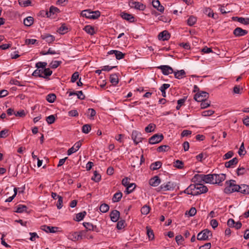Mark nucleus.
<instances>
[{
  "mask_svg": "<svg viewBox=\"0 0 249 249\" xmlns=\"http://www.w3.org/2000/svg\"><path fill=\"white\" fill-rule=\"evenodd\" d=\"M42 230L47 232L55 233L56 232L58 228L56 227L48 226L47 225H43L41 228Z\"/></svg>",
  "mask_w": 249,
  "mask_h": 249,
  "instance_id": "19",
  "label": "nucleus"
},
{
  "mask_svg": "<svg viewBox=\"0 0 249 249\" xmlns=\"http://www.w3.org/2000/svg\"><path fill=\"white\" fill-rule=\"evenodd\" d=\"M56 98V95L54 94L51 93L47 95L46 99L48 102L52 103L54 102Z\"/></svg>",
  "mask_w": 249,
  "mask_h": 249,
  "instance_id": "44",
  "label": "nucleus"
},
{
  "mask_svg": "<svg viewBox=\"0 0 249 249\" xmlns=\"http://www.w3.org/2000/svg\"><path fill=\"white\" fill-rule=\"evenodd\" d=\"M204 13L208 17H211L214 19L216 18L215 17L216 15L213 12V11L210 8H206L204 10Z\"/></svg>",
  "mask_w": 249,
  "mask_h": 249,
  "instance_id": "35",
  "label": "nucleus"
},
{
  "mask_svg": "<svg viewBox=\"0 0 249 249\" xmlns=\"http://www.w3.org/2000/svg\"><path fill=\"white\" fill-rule=\"evenodd\" d=\"M129 5L131 8H134L140 10H143L145 8V6L139 2L132 1L129 2Z\"/></svg>",
  "mask_w": 249,
  "mask_h": 249,
  "instance_id": "13",
  "label": "nucleus"
},
{
  "mask_svg": "<svg viewBox=\"0 0 249 249\" xmlns=\"http://www.w3.org/2000/svg\"><path fill=\"white\" fill-rule=\"evenodd\" d=\"M14 115L16 117H23L25 116V113L24 110H20L18 111H15Z\"/></svg>",
  "mask_w": 249,
  "mask_h": 249,
  "instance_id": "62",
  "label": "nucleus"
},
{
  "mask_svg": "<svg viewBox=\"0 0 249 249\" xmlns=\"http://www.w3.org/2000/svg\"><path fill=\"white\" fill-rule=\"evenodd\" d=\"M215 184H219L226 179V175L224 174H214Z\"/></svg>",
  "mask_w": 249,
  "mask_h": 249,
  "instance_id": "16",
  "label": "nucleus"
},
{
  "mask_svg": "<svg viewBox=\"0 0 249 249\" xmlns=\"http://www.w3.org/2000/svg\"><path fill=\"white\" fill-rule=\"evenodd\" d=\"M233 34L236 36H242L247 35L248 31L244 30L240 27H237L234 30Z\"/></svg>",
  "mask_w": 249,
  "mask_h": 249,
  "instance_id": "12",
  "label": "nucleus"
},
{
  "mask_svg": "<svg viewBox=\"0 0 249 249\" xmlns=\"http://www.w3.org/2000/svg\"><path fill=\"white\" fill-rule=\"evenodd\" d=\"M9 131L7 129H4L0 131V138H6L9 135Z\"/></svg>",
  "mask_w": 249,
  "mask_h": 249,
  "instance_id": "64",
  "label": "nucleus"
},
{
  "mask_svg": "<svg viewBox=\"0 0 249 249\" xmlns=\"http://www.w3.org/2000/svg\"><path fill=\"white\" fill-rule=\"evenodd\" d=\"M214 174L205 175V183L210 184H215Z\"/></svg>",
  "mask_w": 249,
  "mask_h": 249,
  "instance_id": "26",
  "label": "nucleus"
},
{
  "mask_svg": "<svg viewBox=\"0 0 249 249\" xmlns=\"http://www.w3.org/2000/svg\"><path fill=\"white\" fill-rule=\"evenodd\" d=\"M226 187L224 189V192L226 194H231L234 192H238V185L236 184L234 180H230L226 182Z\"/></svg>",
  "mask_w": 249,
  "mask_h": 249,
  "instance_id": "1",
  "label": "nucleus"
},
{
  "mask_svg": "<svg viewBox=\"0 0 249 249\" xmlns=\"http://www.w3.org/2000/svg\"><path fill=\"white\" fill-rule=\"evenodd\" d=\"M161 182L160 178L158 176H155L149 180V184L153 187L158 186Z\"/></svg>",
  "mask_w": 249,
  "mask_h": 249,
  "instance_id": "11",
  "label": "nucleus"
},
{
  "mask_svg": "<svg viewBox=\"0 0 249 249\" xmlns=\"http://www.w3.org/2000/svg\"><path fill=\"white\" fill-rule=\"evenodd\" d=\"M41 38L45 40L48 43H52L55 40V37L49 34H44L41 35Z\"/></svg>",
  "mask_w": 249,
  "mask_h": 249,
  "instance_id": "14",
  "label": "nucleus"
},
{
  "mask_svg": "<svg viewBox=\"0 0 249 249\" xmlns=\"http://www.w3.org/2000/svg\"><path fill=\"white\" fill-rule=\"evenodd\" d=\"M86 214L87 213L85 211L78 213L76 214L75 218H74V220L76 221H80L84 219Z\"/></svg>",
  "mask_w": 249,
  "mask_h": 249,
  "instance_id": "30",
  "label": "nucleus"
},
{
  "mask_svg": "<svg viewBox=\"0 0 249 249\" xmlns=\"http://www.w3.org/2000/svg\"><path fill=\"white\" fill-rule=\"evenodd\" d=\"M195 188V186L194 184H191L189 187L186 188L184 190V193L188 194V195H191L192 196H195V194L194 193V190Z\"/></svg>",
  "mask_w": 249,
  "mask_h": 249,
  "instance_id": "38",
  "label": "nucleus"
},
{
  "mask_svg": "<svg viewBox=\"0 0 249 249\" xmlns=\"http://www.w3.org/2000/svg\"><path fill=\"white\" fill-rule=\"evenodd\" d=\"M170 37V35L169 32L164 30L162 32L160 33L158 35V38L159 40L165 41L168 40Z\"/></svg>",
  "mask_w": 249,
  "mask_h": 249,
  "instance_id": "17",
  "label": "nucleus"
},
{
  "mask_svg": "<svg viewBox=\"0 0 249 249\" xmlns=\"http://www.w3.org/2000/svg\"><path fill=\"white\" fill-rule=\"evenodd\" d=\"M175 78L180 79L185 77L186 73L183 70L178 71H174Z\"/></svg>",
  "mask_w": 249,
  "mask_h": 249,
  "instance_id": "28",
  "label": "nucleus"
},
{
  "mask_svg": "<svg viewBox=\"0 0 249 249\" xmlns=\"http://www.w3.org/2000/svg\"><path fill=\"white\" fill-rule=\"evenodd\" d=\"M200 102H201L200 106L202 108H205L209 107L211 104V102L207 99L201 101Z\"/></svg>",
  "mask_w": 249,
  "mask_h": 249,
  "instance_id": "52",
  "label": "nucleus"
},
{
  "mask_svg": "<svg viewBox=\"0 0 249 249\" xmlns=\"http://www.w3.org/2000/svg\"><path fill=\"white\" fill-rule=\"evenodd\" d=\"M170 149L169 146L167 145H161L157 148V151L159 152H163L167 151Z\"/></svg>",
  "mask_w": 249,
  "mask_h": 249,
  "instance_id": "49",
  "label": "nucleus"
},
{
  "mask_svg": "<svg viewBox=\"0 0 249 249\" xmlns=\"http://www.w3.org/2000/svg\"><path fill=\"white\" fill-rule=\"evenodd\" d=\"M101 176L97 173L96 171L94 172L93 176L92 177L91 179L95 182H98L101 180Z\"/></svg>",
  "mask_w": 249,
  "mask_h": 249,
  "instance_id": "50",
  "label": "nucleus"
},
{
  "mask_svg": "<svg viewBox=\"0 0 249 249\" xmlns=\"http://www.w3.org/2000/svg\"><path fill=\"white\" fill-rule=\"evenodd\" d=\"M85 233L84 231L80 232H72L68 234V237L69 239L75 242L81 240Z\"/></svg>",
  "mask_w": 249,
  "mask_h": 249,
  "instance_id": "3",
  "label": "nucleus"
},
{
  "mask_svg": "<svg viewBox=\"0 0 249 249\" xmlns=\"http://www.w3.org/2000/svg\"><path fill=\"white\" fill-rule=\"evenodd\" d=\"M150 210V207L145 205L142 208L141 211L142 214L147 215L149 213Z\"/></svg>",
  "mask_w": 249,
  "mask_h": 249,
  "instance_id": "46",
  "label": "nucleus"
},
{
  "mask_svg": "<svg viewBox=\"0 0 249 249\" xmlns=\"http://www.w3.org/2000/svg\"><path fill=\"white\" fill-rule=\"evenodd\" d=\"M110 82L114 86L117 85L119 82V78L118 76L115 74L110 75Z\"/></svg>",
  "mask_w": 249,
  "mask_h": 249,
  "instance_id": "33",
  "label": "nucleus"
},
{
  "mask_svg": "<svg viewBox=\"0 0 249 249\" xmlns=\"http://www.w3.org/2000/svg\"><path fill=\"white\" fill-rule=\"evenodd\" d=\"M246 153V151L245 150L244 143H242L238 151V154L240 156L244 155Z\"/></svg>",
  "mask_w": 249,
  "mask_h": 249,
  "instance_id": "63",
  "label": "nucleus"
},
{
  "mask_svg": "<svg viewBox=\"0 0 249 249\" xmlns=\"http://www.w3.org/2000/svg\"><path fill=\"white\" fill-rule=\"evenodd\" d=\"M34 23V18L32 17H28L24 19L23 23L26 26H30Z\"/></svg>",
  "mask_w": 249,
  "mask_h": 249,
  "instance_id": "34",
  "label": "nucleus"
},
{
  "mask_svg": "<svg viewBox=\"0 0 249 249\" xmlns=\"http://www.w3.org/2000/svg\"><path fill=\"white\" fill-rule=\"evenodd\" d=\"M123 194L121 192L116 193L112 198V201L113 202H118L122 198Z\"/></svg>",
  "mask_w": 249,
  "mask_h": 249,
  "instance_id": "41",
  "label": "nucleus"
},
{
  "mask_svg": "<svg viewBox=\"0 0 249 249\" xmlns=\"http://www.w3.org/2000/svg\"><path fill=\"white\" fill-rule=\"evenodd\" d=\"M18 3L21 6L26 7L31 4V1L29 0H18Z\"/></svg>",
  "mask_w": 249,
  "mask_h": 249,
  "instance_id": "51",
  "label": "nucleus"
},
{
  "mask_svg": "<svg viewBox=\"0 0 249 249\" xmlns=\"http://www.w3.org/2000/svg\"><path fill=\"white\" fill-rule=\"evenodd\" d=\"M56 207L58 209H60L63 207V197L59 196L56 203Z\"/></svg>",
  "mask_w": 249,
  "mask_h": 249,
  "instance_id": "58",
  "label": "nucleus"
},
{
  "mask_svg": "<svg viewBox=\"0 0 249 249\" xmlns=\"http://www.w3.org/2000/svg\"><path fill=\"white\" fill-rule=\"evenodd\" d=\"M109 209V206L107 204H105V203H103V204H101L100 207V211L101 212H102L103 213H105L108 212Z\"/></svg>",
  "mask_w": 249,
  "mask_h": 249,
  "instance_id": "45",
  "label": "nucleus"
},
{
  "mask_svg": "<svg viewBox=\"0 0 249 249\" xmlns=\"http://www.w3.org/2000/svg\"><path fill=\"white\" fill-rule=\"evenodd\" d=\"M162 165V163L160 161H156L152 163L150 165V169L152 170L159 169Z\"/></svg>",
  "mask_w": 249,
  "mask_h": 249,
  "instance_id": "37",
  "label": "nucleus"
},
{
  "mask_svg": "<svg viewBox=\"0 0 249 249\" xmlns=\"http://www.w3.org/2000/svg\"><path fill=\"white\" fill-rule=\"evenodd\" d=\"M174 188V185L171 182H168L166 184H161L159 188H158V191H171L173 190Z\"/></svg>",
  "mask_w": 249,
  "mask_h": 249,
  "instance_id": "9",
  "label": "nucleus"
},
{
  "mask_svg": "<svg viewBox=\"0 0 249 249\" xmlns=\"http://www.w3.org/2000/svg\"><path fill=\"white\" fill-rule=\"evenodd\" d=\"M209 97V93L205 91L198 92L195 94L194 99L197 102H201L207 99Z\"/></svg>",
  "mask_w": 249,
  "mask_h": 249,
  "instance_id": "5",
  "label": "nucleus"
},
{
  "mask_svg": "<svg viewBox=\"0 0 249 249\" xmlns=\"http://www.w3.org/2000/svg\"><path fill=\"white\" fill-rule=\"evenodd\" d=\"M195 188L194 190V193L195 196L200 195L201 194L206 193L208 189L206 186L203 185L201 183H197L194 184Z\"/></svg>",
  "mask_w": 249,
  "mask_h": 249,
  "instance_id": "2",
  "label": "nucleus"
},
{
  "mask_svg": "<svg viewBox=\"0 0 249 249\" xmlns=\"http://www.w3.org/2000/svg\"><path fill=\"white\" fill-rule=\"evenodd\" d=\"M146 234L149 240H153L154 239V234L153 230L149 227H146Z\"/></svg>",
  "mask_w": 249,
  "mask_h": 249,
  "instance_id": "36",
  "label": "nucleus"
},
{
  "mask_svg": "<svg viewBox=\"0 0 249 249\" xmlns=\"http://www.w3.org/2000/svg\"><path fill=\"white\" fill-rule=\"evenodd\" d=\"M47 63L45 62H38L36 63V67L38 69L40 68H45L46 66H47Z\"/></svg>",
  "mask_w": 249,
  "mask_h": 249,
  "instance_id": "61",
  "label": "nucleus"
},
{
  "mask_svg": "<svg viewBox=\"0 0 249 249\" xmlns=\"http://www.w3.org/2000/svg\"><path fill=\"white\" fill-rule=\"evenodd\" d=\"M121 17L123 19L128 20L130 22H132L134 21V17L129 14L122 13L121 14Z\"/></svg>",
  "mask_w": 249,
  "mask_h": 249,
  "instance_id": "31",
  "label": "nucleus"
},
{
  "mask_svg": "<svg viewBox=\"0 0 249 249\" xmlns=\"http://www.w3.org/2000/svg\"><path fill=\"white\" fill-rule=\"evenodd\" d=\"M83 226L86 229L87 231H98V228L96 225H93L89 222H84Z\"/></svg>",
  "mask_w": 249,
  "mask_h": 249,
  "instance_id": "15",
  "label": "nucleus"
},
{
  "mask_svg": "<svg viewBox=\"0 0 249 249\" xmlns=\"http://www.w3.org/2000/svg\"><path fill=\"white\" fill-rule=\"evenodd\" d=\"M183 162L178 160H176L174 162V166L178 169H182L183 168Z\"/></svg>",
  "mask_w": 249,
  "mask_h": 249,
  "instance_id": "47",
  "label": "nucleus"
},
{
  "mask_svg": "<svg viewBox=\"0 0 249 249\" xmlns=\"http://www.w3.org/2000/svg\"><path fill=\"white\" fill-rule=\"evenodd\" d=\"M52 73V71L50 70V69L45 68L44 70H43L42 77L44 78H47L48 76L51 75Z\"/></svg>",
  "mask_w": 249,
  "mask_h": 249,
  "instance_id": "43",
  "label": "nucleus"
},
{
  "mask_svg": "<svg viewBox=\"0 0 249 249\" xmlns=\"http://www.w3.org/2000/svg\"><path fill=\"white\" fill-rule=\"evenodd\" d=\"M210 236H212L211 231L208 229H205L198 233L197 236V239L198 240H208Z\"/></svg>",
  "mask_w": 249,
  "mask_h": 249,
  "instance_id": "4",
  "label": "nucleus"
},
{
  "mask_svg": "<svg viewBox=\"0 0 249 249\" xmlns=\"http://www.w3.org/2000/svg\"><path fill=\"white\" fill-rule=\"evenodd\" d=\"M238 161V159L237 158H234L229 161L226 162L225 163V166L226 168L233 167L235 165L237 164Z\"/></svg>",
  "mask_w": 249,
  "mask_h": 249,
  "instance_id": "23",
  "label": "nucleus"
},
{
  "mask_svg": "<svg viewBox=\"0 0 249 249\" xmlns=\"http://www.w3.org/2000/svg\"><path fill=\"white\" fill-rule=\"evenodd\" d=\"M125 227V221L123 220L118 221L117 224V228L119 230H121Z\"/></svg>",
  "mask_w": 249,
  "mask_h": 249,
  "instance_id": "55",
  "label": "nucleus"
},
{
  "mask_svg": "<svg viewBox=\"0 0 249 249\" xmlns=\"http://www.w3.org/2000/svg\"><path fill=\"white\" fill-rule=\"evenodd\" d=\"M100 12L99 11H92L91 14V19H97L100 16Z\"/></svg>",
  "mask_w": 249,
  "mask_h": 249,
  "instance_id": "56",
  "label": "nucleus"
},
{
  "mask_svg": "<svg viewBox=\"0 0 249 249\" xmlns=\"http://www.w3.org/2000/svg\"><path fill=\"white\" fill-rule=\"evenodd\" d=\"M131 138L136 145L138 144L139 142H142V134L136 130L133 131L131 135Z\"/></svg>",
  "mask_w": 249,
  "mask_h": 249,
  "instance_id": "6",
  "label": "nucleus"
},
{
  "mask_svg": "<svg viewBox=\"0 0 249 249\" xmlns=\"http://www.w3.org/2000/svg\"><path fill=\"white\" fill-rule=\"evenodd\" d=\"M82 145V143L81 141H78L77 142H76L74 145L71 147V148H70L68 151H67V154L68 155L70 156L72 154L76 152L80 148V147Z\"/></svg>",
  "mask_w": 249,
  "mask_h": 249,
  "instance_id": "10",
  "label": "nucleus"
},
{
  "mask_svg": "<svg viewBox=\"0 0 249 249\" xmlns=\"http://www.w3.org/2000/svg\"><path fill=\"white\" fill-rule=\"evenodd\" d=\"M43 74V70H35L33 73V75L35 76H38L39 77H42Z\"/></svg>",
  "mask_w": 249,
  "mask_h": 249,
  "instance_id": "57",
  "label": "nucleus"
},
{
  "mask_svg": "<svg viewBox=\"0 0 249 249\" xmlns=\"http://www.w3.org/2000/svg\"><path fill=\"white\" fill-rule=\"evenodd\" d=\"M249 170V168L248 167H244L239 165L238 168L236 170V174L237 176H242L246 174Z\"/></svg>",
  "mask_w": 249,
  "mask_h": 249,
  "instance_id": "24",
  "label": "nucleus"
},
{
  "mask_svg": "<svg viewBox=\"0 0 249 249\" xmlns=\"http://www.w3.org/2000/svg\"><path fill=\"white\" fill-rule=\"evenodd\" d=\"M83 30L90 35H93L95 33L94 27L90 25H86Z\"/></svg>",
  "mask_w": 249,
  "mask_h": 249,
  "instance_id": "29",
  "label": "nucleus"
},
{
  "mask_svg": "<svg viewBox=\"0 0 249 249\" xmlns=\"http://www.w3.org/2000/svg\"><path fill=\"white\" fill-rule=\"evenodd\" d=\"M108 53L109 54H114L116 59L118 60L123 59L124 57V53H123L117 50H111Z\"/></svg>",
  "mask_w": 249,
  "mask_h": 249,
  "instance_id": "22",
  "label": "nucleus"
},
{
  "mask_svg": "<svg viewBox=\"0 0 249 249\" xmlns=\"http://www.w3.org/2000/svg\"><path fill=\"white\" fill-rule=\"evenodd\" d=\"M92 12L90 9L83 10L81 12V15L83 17H86L89 19H91Z\"/></svg>",
  "mask_w": 249,
  "mask_h": 249,
  "instance_id": "32",
  "label": "nucleus"
},
{
  "mask_svg": "<svg viewBox=\"0 0 249 249\" xmlns=\"http://www.w3.org/2000/svg\"><path fill=\"white\" fill-rule=\"evenodd\" d=\"M55 117L54 115H51L46 117V120L49 124H52L54 122Z\"/></svg>",
  "mask_w": 249,
  "mask_h": 249,
  "instance_id": "53",
  "label": "nucleus"
},
{
  "mask_svg": "<svg viewBox=\"0 0 249 249\" xmlns=\"http://www.w3.org/2000/svg\"><path fill=\"white\" fill-rule=\"evenodd\" d=\"M238 192L244 194H249V185L241 184L238 186Z\"/></svg>",
  "mask_w": 249,
  "mask_h": 249,
  "instance_id": "18",
  "label": "nucleus"
},
{
  "mask_svg": "<svg viewBox=\"0 0 249 249\" xmlns=\"http://www.w3.org/2000/svg\"><path fill=\"white\" fill-rule=\"evenodd\" d=\"M196 21V18L193 16L189 17L187 19V24L188 25L192 26L194 25Z\"/></svg>",
  "mask_w": 249,
  "mask_h": 249,
  "instance_id": "42",
  "label": "nucleus"
},
{
  "mask_svg": "<svg viewBox=\"0 0 249 249\" xmlns=\"http://www.w3.org/2000/svg\"><path fill=\"white\" fill-rule=\"evenodd\" d=\"M233 154L234 153L232 151H229L223 156V158L225 160L230 159L233 156Z\"/></svg>",
  "mask_w": 249,
  "mask_h": 249,
  "instance_id": "60",
  "label": "nucleus"
},
{
  "mask_svg": "<svg viewBox=\"0 0 249 249\" xmlns=\"http://www.w3.org/2000/svg\"><path fill=\"white\" fill-rule=\"evenodd\" d=\"M157 68L160 70L163 74L165 75H169L174 72L172 68L168 65H161L158 67Z\"/></svg>",
  "mask_w": 249,
  "mask_h": 249,
  "instance_id": "8",
  "label": "nucleus"
},
{
  "mask_svg": "<svg viewBox=\"0 0 249 249\" xmlns=\"http://www.w3.org/2000/svg\"><path fill=\"white\" fill-rule=\"evenodd\" d=\"M68 28L64 25L63 24L59 29V33L61 34H65L68 32Z\"/></svg>",
  "mask_w": 249,
  "mask_h": 249,
  "instance_id": "54",
  "label": "nucleus"
},
{
  "mask_svg": "<svg viewBox=\"0 0 249 249\" xmlns=\"http://www.w3.org/2000/svg\"><path fill=\"white\" fill-rule=\"evenodd\" d=\"M61 61H52L51 63V67L53 69H56L61 64Z\"/></svg>",
  "mask_w": 249,
  "mask_h": 249,
  "instance_id": "59",
  "label": "nucleus"
},
{
  "mask_svg": "<svg viewBox=\"0 0 249 249\" xmlns=\"http://www.w3.org/2000/svg\"><path fill=\"white\" fill-rule=\"evenodd\" d=\"M163 139L162 134H156L149 139V142L151 144H154L160 142Z\"/></svg>",
  "mask_w": 249,
  "mask_h": 249,
  "instance_id": "7",
  "label": "nucleus"
},
{
  "mask_svg": "<svg viewBox=\"0 0 249 249\" xmlns=\"http://www.w3.org/2000/svg\"><path fill=\"white\" fill-rule=\"evenodd\" d=\"M59 10L57 7L52 6L50 7L49 11L46 12V15L47 17H51L53 15L59 12Z\"/></svg>",
  "mask_w": 249,
  "mask_h": 249,
  "instance_id": "27",
  "label": "nucleus"
},
{
  "mask_svg": "<svg viewBox=\"0 0 249 249\" xmlns=\"http://www.w3.org/2000/svg\"><path fill=\"white\" fill-rule=\"evenodd\" d=\"M232 19L233 21H237L244 25L249 24V18H244L243 17H233Z\"/></svg>",
  "mask_w": 249,
  "mask_h": 249,
  "instance_id": "21",
  "label": "nucleus"
},
{
  "mask_svg": "<svg viewBox=\"0 0 249 249\" xmlns=\"http://www.w3.org/2000/svg\"><path fill=\"white\" fill-rule=\"evenodd\" d=\"M110 216L112 222H117L120 217V212L116 210H113L110 213Z\"/></svg>",
  "mask_w": 249,
  "mask_h": 249,
  "instance_id": "20",
  "label": "nucleus"
},
{
  "mask_svg": "<svg viewBox=\"0 0 249 249\" xmlns=\"http://www.w3.org/2000/svg\"><path fill=\"white\" fill-rule=\"evenodd\" d=\"M205 175L196 174L193 177V180L194 182H197L198 183H201L202 181L205 182Z\"/></svg>",
  "mask_w": 249,
  "mask_h": 249,
  "instance_id": "25",
  "label": "nucleus"
},
{
  "mask_svg": "<svg viewBox=\"0 0 249 249\" xmlns=\"http://www.w3.org/2000/svg\"><path fill=\"white\" fill-rule=\"evenodd\" d=\"M136 187V185L134 183H130L127 187H126V193L127 194H130L133 192V191L134 190V189Z\"/></svg>",
  "mask_w": 249,
  "mask_h": 249,
  "instance_id": "48",
  "label": "nucleus"
},
{
  "mask_svg": "<svg viewBox=\"0 0 249 249\" xmlns=\"http://www.w3.org/2000/svg\"><path fill=\"white\" fill-rule=\"evenodd\" d=\"M27 210V207L26 206L19 204L17 206V209L15 212L18 213H21L24 212H26Z\"/></svg>",
  "mask_w": 249,
  "mask_h": 249,
  "instance_id": "40",
  "label": "nucleus"
},
{
  "mask_svg": "<svg viewBox=\"0 0 249 249\" xmlns=\"http://www.w3.org/2000/svg\"><path fill=\"white\" fill-rule=\"evenodd\" d=\"M170 85L169 84H163L160 88V90L162 93V96L164 97H166L165 90L170 87Z\"/></svg>",
  "mask_w": 249,
  "mask_h": 249,
  "instance_id": "39",
  "label": "nucleus"
}]
</instances>
